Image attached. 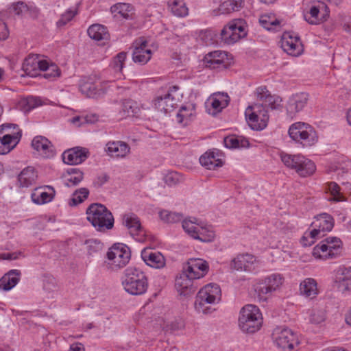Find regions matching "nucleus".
<instances>
[{"label": "nucleus", "instance_id": "774afa93", "mask_svg": "<svg viewBox=\"0 0 351 351\" xmlns=\"http://www.w3.org/2000/svg\"><path fill=\"white\" fill-rule=\"evenodd\" d=\"M88 121L86 120V119L85 117H79V116L75 117L71 119V122L77 126H80L84 122H88Z\"/></svg>", "mask_w": 351, "mask_h": 351}, {"label": "nucleus", "instance_id": "58836bf2", "mask_svg": "<svg viewBox=\"0 0 351 351\" xmlns=\"http://www.w3.org/2000/svg\"><path fill=\"white\" fill-rule=\"evenodd\" d=\"M260 24L267 30H278L280 27L281 21L277 19L273 13L265 14L259 19Z\"/></svg>", "mask_w": 351, "mask_h": 351}, {"label": "nucleus", "instance_id": "c9c22d12", "mask_svg": "<svg viewBox=\"0 0 351 351\" xmlns=\"http://www.w3.org/2000/svg\"><path fill=\"white\" fill-rule=\"evenodd\" d=\"M141 110L138 103L132 99H125L122 103L121 113L123 117H138Z\"/></svg>", "mask_w": 351, "mask_h": 351}, {"label": "nucleus", "instance_id": "ddd939ff", "mask_svg": "<svg viewBox=\"0 0 351 351\" xmlns=\"http://www.w3.org/2000/svg\"><path fill=\"white\" fill-rule=\"evenodd\" d=\"M247 35L245 23L242 19H235L223 27L221 32L222 40L228 45L234 44Z\"/></svg>", "mask_w": 351, "mask_h": 351}, {"label": "nucleus", "instance_id": "c85d7f7f", "mask_svg": "<svg viewBox=\"0 0 351 351\" xmlns=\"http://www.w3.org/2000/svg\"><path fill=\"white\" fill-rule=\"evenodd\" d=\"M106 152L111 157L125 158L130 152V147L123 141H110L106 144Z\"/></svg>", "mask_w": 351, "mask_h": 351}, {"label": "nucleus", "instance_id": "cd10ccee", "mask_svg": "<svg viewBox=\"0 0 351 351\" xmlns=\"http://www.w3.org/2000/svg\"><path fill=\"white\" fill-rule=\"evenodd\" d=\"M32 146L43 158H51L54 155L51 143L44 136L34 137L32 141Z\"/></svg>", "mask_w": 351, "mask_h": 351}, {"label": "nucleus", "instance_id": "6e6552de", "mask_svg": "<svg viewBox=\"0 0 351 351\" xmlns=\"http://www.w3.org/2000/svg\"><path fill=\"white\" fill-rule=\"evenodd\" d=\"M289 135L296 143L303 147H311L317 141V136L315 129L304 122L293 123L289 129Z\"/></svg>", "mask_w": 351, "mask_h": 351}, {"label": "nucleus", "instance_id": "5fc2aeb1", "mask_svg": "<svg viewBox=\"0 0 351 351\" xmlns=\"http://www.w3.org/2000/svg\"><path fill=\"white\" fill-rule=\"evenodd\" d=\"M77 14V8H72L68 9L64 13H63L61 15L60 19L57 21V26L62 27L65 25L67 23L71 21Z\"/></svg>", "mask_w": 351, "mask_h": 351}, {"label": "nucleus", "instance_id": "4d7b16f0", "mask_svg": "<svg viewBox=\"0 0 351 351\" xmlns=\"http://www.w3.org/2000/svg\"><path fill=\"white\" fill-rule=\"evenodd\" d=\"M195 109L193 107L182 106L177 114L178 122L183 123L185 120L190 119V117L193 114Z\"/></svg>", "mask_w": 351, "mask_h": 351}, {"label": "nucleus", "instance_id": "1a4fd4ad", "mask_svg": "<svg viewBox=\"0 0 351 351\" xmlns=\"http://www.w3.org/2000/svg\"><path fill=\"white\" fill-rule=\"evenodd\" d=\"M280 158L285 166L294 169L301 177L310 176L316 170L315 163L302 155L281 154Z\"/></svg>", "mask_w": 351, "mask_h": 351}, {"label": "nucleus", "instance_id": "a211bd4d", "mask_svg": "<svg viewBox=\"0 0 351 351\" xmlns=\"http://www.w3.org/2000/svg\"><path fill=\"white\" fill-rule=\"evenodd\" d=\"M203 61L209 69H223L229 64L228 53L221 50L210 51L205 55Z\"/></svg>", "mask_w": 351, "mask_h": 351}, {"label": "nucleus", "instance_id": "423d86ee", "mask_svg": "<svg viewBox=\"0 0 351 351\" xmlns=\"http://www.w3.org/2000/svg\"><path fill=\"white\" fill-rule=\"evenodd\" d=\"M334 226L333 218L327 213H322L315 217L311 223L313 229L306 231L303 235L301 243L304 246H311L317 238H321L325 235V232H330Z\"/></svg>", "mask_w": 351, "mask_h": 351}, {"label": "nucleus", "instance_id": "2eb2a0df", "mask_svg": "<svg viewBox=\"0 0 351 351\" xmlns=\"http://www.w3.org/2000/svg\"><path fill=\"white\" fill-rule=\"evenodd\" d=\"M276 346L282 350H292L295 345L298 344L295 334L289 328L278 327L272 333Z\"/></svg>", "mask_w": 351, "mask_h": 351}, {"label": "nucleus", "instance_id": "7ed1b4c3", "mask_svg": "<svg viewBox=\"0 0 351 351\" xmlns=\"http://www.w3.org/2000/svg\"><path fill=\"white\" fill-rule=\"evenodd\" d=\"M284 278L280 274L274 273L258 280L254 285L255 296L259 302H267L280 290Z\"/></svg>", "mask_w": 351, "mask_h": 351}, {"label": "nucleus", "instance_id": "c756f323", "mask_svg": "<svg viewBox=\"0 0 351 351\" xmlns=\"http://www.w3.org/2000/svg\"><path fill=\"white\" fill-rule=\"evenodd\" d=\"M230 97L227 93H217L211 95L208 99V105H210L212 108V111L210 113L215 114L217 112H221L229 104Z\"/></svg>", "mask_w": 351, "mask_h": 351}, {"label": "nucleus", "instance_id": "338daca9", "mask_svg": "<svg viewBox=\"0 0 351 351\" xmlns=\"http://www.w3.org/2000/svg\"><path fill=\"white\" fill-rule=\"evenodd\" d=\"M9 30L5 23L0 19V40H5L9 36Z\"/></svg>", "mask_w": 351, "mask_h": 351}, {"label": "nucleus", "instance_id": "e433bc0d", "mask_svg": "<svg viewBox=\"0 0 351 351\" xmlns=\"http://www.w3.org/2000/svg\"><path fill=\"white\" fill-rule=\"evenodd\" d=\"M110 12L115 17L119 15L125 19H130L133 14V6L129 3H118L111 6Z\"/></svg>", "mask_w": 351, "mask_h": 351}, {"label": "nucleus", "instance_id": "0e129e2a", "mask_svg": "<svg viewBox=\"0 0 351 351\" xmlns=\"http://www.w3.org/2000/svg\"><path fill=\"white\" fill-rule=\"evenodd\" d=\"M334 283L337 289L343 293L351 289V278L343 279V281L341 282L334 280Z\"/></svg>", "mask_w": 351, "mask_h": 351}, {"label": "nucleus", "instance_id": "a19ab883", "mask_svg": "<svg viewBox=\"0 0 351 351\" xmlns=\"http://www.w3.org/2000/svg\"><path fill=\"white\" fill-rule=\"evenodd\" d=\"M223 143L225 147L229 149L247 147L250 145L247 138L234 135L225 137L223 139Z\"/></svg>", "mask_w": 351, "mask_h": 351}, {"label": "nucleus", "instance_id": "412c9836", "mask_svg": "<svg viewBox=\"0 0 351 351\" xmlns=\"http://www.w3.org/2000/svg\"><path fill=\"white\" fill-rule=\"evenodd\" d=\"M308 101V95L306 93H299L289 97L287 106V114L293 118L303 110Z\"/></svg>", "mask_w": 351, "mask_h": 351}, {"label": "nucleus", "instance_id": "a878e982", "mask_svg": "<svg viewBox=\"0 0 351 351\" xmlns=\"http://www.w3.org/2000/svg\"><path fill=\"white\" fill-rule=\"evenodd\" d=\"M87 153L85 148L74 147L62 154V160L64 163L70 165L80 164L87 158Z\"/></svg>", "mask_w": 351, "mask_h": 351}, {"label": "nucleus", "instance_id": "09e8293b", "mask_svg": "<svg viewBox=\"0 0 351 351\" xmlns=\"http://www.w3.org/2000/svg\"><path fill=\"white\" fill-rule=\"evenodd\" d=\"M38 66H39L38 57L32 56L25 59L23 69L27 75H34L36 74Z\"/></svg>", "mask_w": 351, "mask_h": 351}, {"label": "nucleus", "instance_id": "de8ad7c7", "mask_svg": "<svg viewBox=\"0 0 351 351\" xmlns=\"http://www.w3.org/2000/svg\"><path fill=\"white\" fill-rule=\"evenodd\" d=\"M44 291L49 294V297H53V293L57 291L58 287L55 278L51 275L45 274L43 277Z\"/></svg>", "mask_w": 351, "mask_h": 351}, {"label": "nucleus", "instance_id": "72a5a7b5", "mask_svg": "<svg viewBox=\"0 0 351 351\" xmlns=\"http://www.w3.org/2000/svg\"><path fill=\"white\" fill-rule=\"evenodd\" d=\"M300 291L301 295L313 298L318 294L317 283L312 278L304 279L300 285Z\"/></svg>", "mask_w": 351, "mask_h": 351}, {"label": "nucleus", "instance_id": "680f3d73", "mask_svg": "<svg viewBox=\"0 0 351 351\" xmlns=\"http://www.w3.org/2000/svg\"><path fill=\"white\" fill-rule=\"evenodd\" d=\"M81 91L85 93L88 97H95L99 96L100 94L97 93L95 85L86 83L81 86Z\"/></svg>", "mask_w": 351, "mask_h": 351}, {"label": "nucleus", "instance_id": "4c0bfd02", "mask_svg": "<svg viewBox=\"0 0 351 351\" xmlns=\"http://www.w3.org/2000/svg\"><path fill=\"white\" fill-rule=\"evenodd\" d=\"M244 0H228L220 4L216 14H226L237 12L243 8Z\"/></svg>", "mask_w": 351, "mask_h": 351}, {"label": "nucleus", "instance_id": "9b49d317", "mask_svg": "<svg viewBox=\"0 0 351 351\" xmlns=\"http://www.w3.org/2000/svg\"><path fill=\"white\" fill-rule=\"evenodd\" d=\"M341 241L336 237L326 238L313 249V256L317 259L335 258L341 254Z\"/></svg>", "mask_w": 351, "mask_h": 351}, {"label": "nucleus", "instance_id": "f8f14e48", "mask_svg": "<svg viewBox=\"0 0 351 351\" xmlns=\"http://www.w3.org/2000/svg\"><path fill=\"white\" fill-rule=\"evenodd\" d=\"M245 115L249 125L255 130H261L266 128L269 121L267 109L258 101L249 106L245 111Z\"/></svg>", "mask_w": 351, "mask_h": 351}, {"label": "nucleus", "instance_id": "c03bdc74", "mask_svg": "<svg viewBox=\"0 0 351 351\" xmlns=\"http://www.w3.org/2000/svg\"><path fill=\"white\" fill-rule=\"evenodd\" d=\"M326 191L330 195L328 200L333 202L346 201L345 197L341 193L340 186L335 182H331L327 184Z\"/></svg>", "mask_w": 351, "mask_h": 351}, {"label": "nucleus", "instance_id": "2f4dec72", "mask_svg": "<svg viewBox=\"0 0 351 351\" xmlns=\"http://www.w3.org/2000/svg\"><path fill=\"white\" fill-rule=\"evenodd\" d=\"M21 271L12 269L0 279V290L8 291L14 287L20 280Z\"/></svg>", "mask_w": 351, "mask_h": 351}, {"label": "nucleus", "instance_id": "a18cd8bd", "mask_svg": "<svg viewBox=\"0 0 351 351\" xmlns=\"http://www.w3.org/2000/svg\"><path fill=\"white\" fill-rule=\"evenodd\" d=\"M67 172L69 177L67 178L65 184L69 187L79 184L83 180L84 174L82 171L77 168H69L68 169Z\"/></svg>", "mask_w": 351, "mask_h": 351}, {"label": "nucleus", "instance_id": "8fccbe9b", "mask_svg": "<svg viewBox=\"0 0 351 351\" xmlns=\"http://www.w3.org/2000/svg\"><path fill=\"white\" fill-rule=\"evenodd\" d=\"M126 57L127 53L124 51H121L119 53L111 62L110 66L118 75L119 77L121 76Z\"/></svg>", "mask_w": 351, "mask_h": 351}, {"label": "nucleus", "instance_id": "20e7f679", "mask_svg": "<svg viewBox=\"0 0 351 351\" xmlns=\"http://www.w3.org/2000/svg\"><path fill=\"white\" fill-rule=\"evenodd\" d=\"M122 285L125 291L131 295H142L148 287L147 278L140 269L130 267L125 270Z\"/></svg>", "mask_w": 351, "mask_h": 351}, {"label": "nucleus", "instance_id": "0eeeda50", "mask_svg": "<svg viewBox=\"0 0 351 351\" xmlns=\"http://www.w3.org/2000/svg\"><path fill=\"white\" fill-rule=\"evenodd\" d=\"M87 220L99 231L110 230L114 226L111 212L103 204L94 203L87 210Z\"/></svg>", "mask_w": 351, "mask_h": 351}, {"label": "nucleus", "instance_id": "4be33fe9", "mask_svg": "<svg viewBox=\"0 0 351 351\" xmlns=\"http://www.w3.org/2000/svg\"><path fill=\"white\" fill-rule=\"evenodd\" d=\"M56 191L51 186L45 185L36 188L31 194L32 202L38 205L51 202L55 197Z\"/></svg>", "mask_w": 351, "mask_h": 351}, {"label": "nucleus", "instance_id": "5701e85b", "mask_svg": "<svg viewBox=\"0 0 351 351\" xmlns=\"http://www.w3.org/2000/svg\"><path fill=\"white\" fill-rule=\"evenodd\" d=\"M141 258L148 266L153 268L161 269L165 266V256L160 252H156L152 248L143 250Z\"/></svg>", "mask_w": 351, "mask_h": 351}, {"label": "nucleus", "instance_id": "6ab92c4d", "mask_svg": "<svg viewBox=\"0 0 351 351\" xmlns=\"http://www.w3.org/2000/svg\"><path fill=\"white\" fill-rule=\"evenodd\" d=\"M209 269L208 263L202 258H190L184 270L192 278L199 279L206 276Z\"/></svg>", "mask_w": 351, "mask_h": 351}, {"label": "nucleus", "instance_id": "9d476101", "mask_svg": "<svg viewBox=\"0 0 351 351\" xmlns=\"http://www.w3.org/2000/svg\"><path fill=\"white\" fill-rule=\"evenodd\" d=\"M106 265L112 270L125 267L131 257L130 248L123 243H115L109 248L106 254Z\"/></svg>", "mask_w": 351, "mask_h": 351}, {"label": "nucleus", "instance_id": "bf43d9fd", "mask_svg": "<svg viewBox=\"0 0 351 351\" xmlns=\"http://www.w3.org/2000/svg\"><path fill=\"white\" fill-rule=\"evenodd\" d=\"M351 278V267L340 266L335 272V280L343 281V279Z\"/></svg>", "mask_w": 351, "mask_h": 351}, {"label": "nucleus", "instance_id": "bb28decb", "mask_svg": "<svg viewBox=\"0 0 351 351\" xmlns=\"http://www.w3.org/2000/svg\"><path fill=\"white\" fill-rule=\"evenodd\" d=\"M193 280L195 279L191 278L184 270L176 278L175 287L180 295H187L195 291L193 286Z\"/></svg>", "mask_w": 351, "mask_h": 351}, {"label": "nucleus", "instance_id": "13d9d810", "mask_svg": "<svg viewBox=\"0 0 351 351\" xmlns=\"http://www.w3.org/2000/svg\"><path fill=\"white\" fill-rule=\"evenodd\" d=\"M182 176L176 171H171L167 173L164 178L165 182L170 186H175L182 181Z\"/></svg>", "mask_w": 351, "mask_h": 351}, {"label": "nucleus", "instance_id": "603ef678", "mask_svg": "<svg viewBox=\"0 0 351 351\" xmlns=\"http://www.w3.org/2000/svg\"><path fill=\"white\" fill-rule=\"evenodd\" d=\"M161 220L167 223H177L182 219V215L178 213L170 212L168 210H162L159 213Z\"/></svg>", "mask_w": 351, "mask_h": 351}, {"label": "nucleus", "instance_id": "3c124183", "mask_svg": "<svg viewBox=\"0 0 351 351\" xmlns=\"http://www.w3.org/2000/svg\"><path fill=\"white\" fill-rule=\"evenodd\" d=\"M89 191L86 188H80L73 192L72 198L69 200V204L75 206L83 202L88 196Z\"/></svg>", "mask_w": 351, "mask_h": 351}, {"label": "nucleus", "instance_id": "f257e3e1", "mask_svg": "<svg viewBox=\"0 0 351 351\" xmlns=\"http://www.w3.org/2000/svg\"><path fill=\"white\" fill-rule=\"evenodd\" d=\"M221 300L220 287L214 283L205 285L197 293L195 300V309L198 313L210 314L215 311L213 305Z\"/></svg>", "mask_w": 351, "mask_h": 351}, {"label": "nucleus", "instance_id": "aec40b11", "mask_svg": "<svg viewBox=\"0 0 351 351\" xmlns=\"http://www.w3.org/2000/svg\"><path fill=\"white\" fill-rule=\"evenodd\" d=\"M257 100L266 109L278 110L282 107L280 97L271 95L265 86H260L256 90Z\"/></svg>", "mask_w": 351, "mask_h": 351}, {"label": "nucleus", "instance_id": "39448f33", "mask_svg": "<svg viewBox=\"0 0 351 351\" xmlns=\"http://www.w3.org/2000/svg\"><path fill=\"white\" fill-rule=\"evenodd\" d=\"M263 324V315L259 308L254 304L245 305L240 311L239 328L245 333H254Z\"/></svg>", "mask_w": 351, "mask_h": 351}, {"label": "nucleus", "instance_id": "f3484780", "mask_svg": "<svg viewBox=\"0 0 351 351\" xmlns=\"http://www.w3.org/2000/svg\"><path fill=\"white\" fill-rule=\"evenodd\" d=\"M152 55V51L144 37H140L134 41L132 60L135 63L145 64L151 59Z\"/></svg>", "mask_w": 351, "mask_h": 351}, {"label": "nucleus", "instance_id": "dca6fc26", "mask_svg": "<svg viewBox=\"0 0 351 351\" xmlns=\"http://www.w3.org/2000/svg\"><path fill=\"white\" fill-rule=\"evenodd\" d=\"M280 45L285 52L293 56H300L303 51L299 36L291 32H285L282 34Z\"/></svg>", "mask_w": 351, "mask_h": 351}, {"label": "nucleus", "instance_id": "052dcab7", "mask_svg": "<svg viewBox=\"0 0 351 351\" xmlns=\"http://www.w3.org/2000/svg\"><path fill=\"white\" fill-rule=\"evenodd\" d=\"M38 63L39 66H38V70L39 71H48L51 70V71L54 72L53 73H47L45 75V77H47L48 76H59L60 73H58V70L56 69V66L55 65H49V63L44 60H40L38 58Z\"/></svg>", "mask_w": 351, "mask_h": 351}, {"label": "nucleus", "instance_id": "393cba45", "mask_svg": "<svg viewBox=\"0 0 351 351\" xmlns=\"http://www.w3.org/2000/svg\"><path fill=\"white\" fill-rule=\"evenodd\" d=\"M221 157V152L218 149L209 150L201 156L199 162L203 167L212 170L223 165Z\"/></svg>", "mask_w": 351, "mask_h": 351}, {"label": "nucleus", "instance_id": "4468645a", "mask_svg": "<svg viewBox=\"0 0 351 351\" xmlns=\"http://www.w3.org/2000/svg\"><path fill=\"white\" fill-rule=\"evenodd\" d=\"M178 90V87L176 86L170 87L166 94L156 99L155 108L164 114L173 111L177 107L180 99V94Z\"/></svg>", "mask_w": 351, "mask_h": 351}, {"label": "nucleus", "instance_id": "473e14b6", "mask_svg": "<svg viewBox=\"0 0 351 351\" xmlns=\"http://www.w3.org/2000/svg\"><path fill=\"white\" fill-rule=\"evenodd\" d=\"M37 172L32 167L23 169L18 176V180L22 187H28L35 183L37 179Z\"/></svg>", "mask_w": 351, "mask_h": 351}, {"label": "nucleus", "instance_id": "7c9ffc66", "mask_svg": "<svg viewBox=\"0 0 351 351\" xmlns=\"http://www.w3.org/2000/svg\"><path fill=\"white\" fill-rule=\"evenodd\" d=\"M123 224L128 229L132 237L143 233L139 218L134 213H128L123 215Z\"/></svg>", "mask_w": 351, "mask_h": 351}, {"label": "nucleus", "instance_id": "ea45409f", "mask_svg": "<svg viewBox=\"0 0 351 351\" xmlns=\"http://www.w3.org/2000/svg\"><path fill=\"white\" fill-rule=\"evenodd\" d=\"M169 8L171 13L178 17H184L188 15L189 10L182 0H169Z\"/></svg>", "mask_w": 351, "mask_h": 351}, {"label": "nucleus", "instance_id": "b1692460", "mask_svg": "<svg viewBox=\"0 0 351 351\" xmlns=\"http://www.w3.org/2000/svg\"><path fill=\"white\" fill-rule=\"evenodd\" d=\"M256 257L252 254H239L232 259L230 268L235 270L252 271L255 269Z\"/></svg>", "mask_w": 351, "mask_h": 351}, {"label": "nucleus", "instance_id": "49530a36", "mask_svg": "<svg viewBox=\"0 0 351 351\" xmlns=\"http://www.w3.org/2000/svg\"><path fill=\"white\" fill-rule=\"evenodd\" d=\"M182 228L192 238L195 239L198 229L201 224L197 223L196 218L186 219L182 221Z\"/></svg>", "mask_w": 351, "mask_h": 351}, {"label": "nucleus", "instance_id": "864d4df0", "mask_svg": "<svg viewBox=\"0 0 351 351\" xmlns=\"http://www.w3.org/2000/svg\"><path fill=\"white\" fill-rule=\"evenodd\" d=\"M319 7L317 5H312L309 12L304 14L305 20L311 25H316L320 22L319 19Z\"/></svg>", "mask_w": 351, "mask_h": 351}, {"label": "nucleus", "instance_id": "f704fd0d", "mask_svg": "<svg viewBox=\"0 0 351 351\" xmlns=\"http://www.w3.org/2000/svg\"><path fill=\"white\" fill-rule=\"evenodd\" d=\"M87 33L90 38L97 41L107 40L109 38L107 28L100 24L90 25L87 30Z\"/></svg>", "mask_w": 351, "mask_h": 351}, {"label": "nucleus", "instance_id": "6e6d98bb", "mask_svg": "<svg viewBox=\"0 0 351 351\" xmlns=\"http://www.w3.org/2000/svg\"><path fill=\"white\" fill-rule=\"evenodd\" d=\"M87 252L89 255L93 256L94 254L99 252L102 250V243L96 239L87 240L85 242Z\"/></svg>", "mask_w": 351, "mask_h": 351}, {"label": "nucleus", "instance_id": "f03ea898", "mask_svg": "<svg viewBox=\"0 0 351 351\" xmlns=\"http://www.w3.org/2000/svg\"><path fill=\"white\" fill-rule=\"evenodd\" d=\"M284 278L280 274L274 273L258 280L254 285L255 296L259 302H267L280 290Z\"/></svg>", "mask_w": 351, "mask_h": 351}, {"label": "nucleus", "instance_id": "37998d69", "mask_svg": "<svg viewBox=\"0 0 351 351\" xmlns=\"http://www.w3.org/2000/svg\"><path fill=\"white\" fill-rule=\"evenodd\" d=\"M215 237V233L212 227L201 224L195 239L199 240L202 242L209 243L213 241Z\"/></svg>", "mask_w": 351, "mask_h": 351}, {"label": "nucleus", "instance_id": "e2e57ef3", "mask_svg": "<svg viewBox=\"0 0 351 351\" xmlns=\"http://www.w3.org/2000/svg\"><path fill=\"white\" fill-rule=\"evenodd\" d=\"M24 104L27 106L25 110H30L41 105V101L38 97L29 96L27 97L24 101Z\"/></svg>", "mask_w": 351, "mask_h": 351}, {"label": "nucleus", "instance_id": "69168bd1", "mask_svg": "<svg viewBox=\"0 0 351 351\" xmlns=\"http://www.w3.org/2000/svg\"><path fill=\"white\" fill-rule=\"evenodd\" d=\"M325 320V315L322 311H314L311 315V321L314 324H319Z\"/></svg>", "mask_w": 351, "mask_h": 351}, {"label": "nucleus", "instance_id": "79ce46f5", "mask_svg": "<svg viewBox=\"0 0 351 351\" xmlns=\"http://www.w3.org/2000/svg\"><path fill=\"white\" fill-rule=\"evenodd\" d=\"M16 132L12 133H8L1 134L0 136V141L4 143L6 147L10 148V151L16 146L21 137V131L19 128V126L15 128Z\"/></svg>", "mask_w": 351, "mask_h": 351}]
</instances>
